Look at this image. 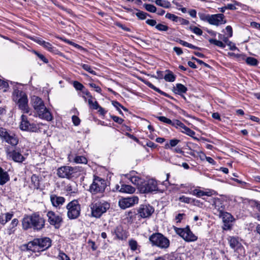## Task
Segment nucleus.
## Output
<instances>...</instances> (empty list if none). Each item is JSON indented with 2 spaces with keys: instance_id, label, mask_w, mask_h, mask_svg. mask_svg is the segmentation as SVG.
<instances>
[{
  "instance_id": "nucleus-1",
  "label": "nucleus",
  "mask_w": 260,
  "mask_h": 260,
  "mask_svg": "<svg viewBox=\"0 0 260 260\" xmlns=\"http://www.w3.org/2000/svg\"><path fill=\"white\" fill-rule=\"evenodd\" d=\"M45 219L39 212L25 216L22 220V224L24 230L32 229L35 231H40L45 227Z\"/></svg>"
},
{
  "instance_id": "nucleus-2",
  "label": "nucleus",
  "mask_w": 260,
  "mask_h": 260,
  "mask_svg": "<svg viewBox=\"0 0 260 260\" xmlns=\"http://www.w3.org/2000/svg\"><path fill=\"white\" fill-rule=\"evenodd\" d=\"M32 105L37 116L48 121L53 119L51 112L46 107L43 101L40 98L34 96L32 98Z\"/></svg>"
},
{
  "instance_id": "nucleus-3",
  "label": "nucleus",
  "mask_w": 260,
  "mask_h": 260,
  "mask_svg": "<svg viewBox=\"0 0 260 260\" xmlns=\"http://www.w3.org/2000/svg\"><path fill=\"white\" fill-rule=\"evenodd\" d=\"M149 240L152 246L157 247L161 249L166 250L170 247L169 239L160 233L152 234L149 237Z\"/></svg>"
},
{
  "instance_id": "nucleus-4",
  "label": "nucleus",
  "mask_w": 260,
  "mask_h": 260,
  "mask_svg": "<svg viewBox=\"0 0 260 260\" xmlns=\"http://www.w3.org/2000/svg\"><path fill=\"white\" fill-rule=\"evenodd\" d=\"M12 98L13 100L17 103L19 108L23 113H28L29 112L27 96L24 92L18 89H15L13 93Z\"/></svg>"
},
{
  "instance_id": "nucleus-5",
  "label": "nucleus",
  "mask_w": 260,
  "mask_h": 260,
  "mask_svg": "<svg viewBox=\"0 0 260 260\" xmlns=\"http://www.w3.org/2000/svg\"><path fill=\"white\" fill-rule=\"evenodd\" d=\"M107 187L106 181L102 178L96 175L93 177L92 182L90 184L88 191L92 194L103 193Z\"/></svg>"
},
{
  "instance_id": "nucleus-6",
  "label": "nucleus",
  "mask_w": 260,
  "mask_h": 260,
  "mask_svg": "<svg viewBox=\"0 0 260 260\" xmlns=\"http://www.w3.org/2000/svg\"><path fill=\"white\" fill-rule=\"evenodd\" d=\"M6 153L7 159L15 162L22 163L26 159L25 155L22 153L21 149L18 147L8 146L6 148Z\"/></svg>"
},
{
  "instance_id": "nucleus-7",
  "label": "nucleus",
  "mask_w": 260,
  "mask_h": 260,
  "mask_svg": "<svg viewBox=\"0 0 260 260\" xmlns=\"http://www.w3.org/2000/svg\"><path fill=\"white\" fill-rule=\"evenodd\" d=\"M110 208V204L105 201H98L91 207V214L96 218L100 217Z\"/></svg>"
},
{
  "instance_id": "nucleus-8",
  "label": "nucleus",
  "mask_w": 260,
  "mask_h": 260,
  "mask_svg": "<svg viewBox=\"0 0 260 260\" xmlns=\"http://www.w3.org/2000/svg\"><path fill=\"white\" fill-rule=\"evenodd\" d=\"M66 208L68 210L67 216L69 219H75L80 216L81 206L77 200H74L69 202Z\"/></svg>"
},
{
  "instance_id": "nucleus-9",
  "label": "nucleus",
  "mask_w": 260,
  "mask_h": 260,
  "mask_svg": "<svg viewBox=\"0 0 260 260\" xmlns=\"http://www.w3.org/2000/svg\"><path fill=\"white\" fill-rule=\"evenodd\" d=\"M0 137L3 141L12 146H16L19 142V139L14 133L4 127H0Z\"/></svg>"
},
{
  "instance_id": "nucleus-10",
  "label": "nucleus",
  "mask_w": 260,
  "mask_h": 260,
  "mask_svg": "<svg viewBox=\"0 0 260 260\" xmlns=\"http://www.w3.org/2000/svg\"><path fill=\"white\" fill-rule=\"evenodd\" d=\"M175 233L179 235L186 242H193L198 239L196 236L190 230L189 226L185 228H179L174 226Z\"/></svg>"
},
{
  "instance_id": "nucleus-11",
  "label": "nucleus",
  "mask_w": 260,
  "mask_h": 260,
  "mask_svg": "<svg viewBox=\"0 0 260 260\" xmlns=\"http://www.w3.org/2000/svg\"><path fill=\"white\" fill-rule=\"evenodd\" d=\"M78 171L76 167L62 166L57 169V175L59 178L70 179L75 177Z\"/></svg>"
},
{
  "instance_id": "nucleus-12",
  "label": "nucleus",
  "mask_w": 260,
  "mask_h": 260,
  "mask_svg": "<svg viewBox=\"0 0 260 260\" xmlns=\"http://www.w3.org/2000/svg\"><path fill=\"white\" fill-rule=\"evenodd\" d=\"M140 191L142 193H147L158 191L157 181L153 179L143 182L139 186Z\"/></svg>"
},
{
  "instance_id": "nucleus-13",
  "label": "nucleus",
  "mask_w": 260,
  "mask_h": 260,
  "mask_svg": "<svg viewBox=\"0 0 260 260\" xmlns=\"http://www.w3.org/2000/svg\"><path fill=\"white\" fill-rule=\"evenodd\" d=\"M22 131H29L31 132H37L39 130V126L34 123H30L27 117L24 114L21 116V121L19 125Z\"/></svg>"
},
{
  "instance_id": "nucleus-14",
  "label": "nucleus",
  "mask_w": 260,
  "mask_h": 260,
  "mask_svg": "<svg viewBox=\"0 0 260 260\" xmlns=\"http://www.w3.org/2000/svg\"><path fill=\"white\" fill-rule=\"evenodd\" d=\"M48 221L49 223L54 226L55 228H59L62 222V218L61 216L56 214L52 211H49L47 213Z\"/></svg>"
},
{
  "instance_id": "nucleus-15",
  "label": "nucleus",
  "mask_w": 260,
  "mask_h": 260,
  "mask_svg": "<svg viewBox=\"0 0 260 260\" xmlns=\"http://www.w3.org/2000/svg\"><path fill=\"white\" fill-rule=\"evenodd\" d=\"M154 212V208L149 205H142L138 210V214L143 218L150 217Z\"/></svg>"
},
{
  "instance_id": "nucleus-16",
  "label": "nucleus",
  "mask_w": 260,
  "mask_h": 260,
  "mask_svg": "<svg viewBox=\"0 0 260 260\" xmlns=\"http://www.w3.org/2000/svg\"><path fill=\"white\" fill-rule=\"evenodd\" d=\"M218 215L220 217L222 218L223 222V229L224 230H230L232 226V222L234 220L232 215L230 213L224 211Z\"/></svg>"
},
{
  "instance_id": "nucleus-17",
  "label": "nucleus",
  "mask_w": 260,
  "mask_h": 260,
  "mask_svg": "<svg viewBox=\"0 0 260 260\" xmlns=\"http://www.w3.org/2000/svg\"><path fill=\"white\" fill-rule=\"evenodd\" d=\"M139 198L136 196H133L124 198L119 201V205L122 209H125L138 204Z\"/></svg>"
},
{
  "instance_id": "nucleus-18",
  "label": "nucleus",
  "mask_w": 260,
  "mask_h": 260,
  "mask_svg": "<svg viewBox=\"0 0 260 260\" xmlns=\"http://www.w3.org/2000/svg\"><path fill=\"white\" fill-rule=\"evenodd\" d=\"M226 23L225 16L223 14H216L210 15L209 23L211 25L219 26Z\"/></svg>"
},
{
  "instance_id": "nucleus-19",
  "label": "nucleus",
  "mask_w": 260,
  "mask_h": 260,
  "mask_svg": "<svg viewBox=\"0 0 260 260\" xmlns=\"http://www.w3.org/2000/svg\"><path fill=\"white\" fill-rule=\"evenodd\" d=\"M35 240L38 248H39V251L45 250L51 245V240L49 238L45 237L40 239H35Z\"/></svg>"
},
{
  "instance_id": "nucleus-20",
  "label": "nucleus",
  "mask_w": 260,
  "mask_h": 260,
  "mask_svg": "<svg viewBox=\"0 0 260 260\" xmlns=\"http://www.w3.org/2000/svg\"><path fill=\"white\" fill-rule=\"evenodd\" d=\"M229 243L230 247L236 251H241L243 249V246L241 242V240L238 237H230L228 238Z\"/></svg>"
},
{
  "instance_id": "nucleus-21",
  "label": "nucleus",
  "mask_w": 260,
  "mask_h": 260,
  "mask_svg": "<svg viewBox=\"0 0 260 260\" xmlns=\"http://www.w3.org/2000/svg\"><path fill=\"white\" fill-rule=\"evenodd\" d=\"M50 199L52 205L57 209H60L66 201V199L64 197L58 196L55 194H50Z\"/></svg>"
},
{
  "instance_id": "nucleus-22",
  "label": "nucleus",
  "mask_w": 260,
  "mask_h": 260,
  "mask_svg": "<svg viewBox=\"0 0 260 260\" xmlns=\"http://www.w3.org/2000/svg\"><path fill=\"white\" fill-rule=\"evenodd\" d=\"M137 173L135 171H131L129 174H126L125 177L130 180L134 184L137 185L139 189L140 186L143 183L142 179L137 175Z\"/></svg>"
},
{
  "instance_id": "nucleus-23",
  "label": "nucleus",
  "mask_w": 260,
  "mask_h": 260,
  "mask_svg": "<svg viewBox=\"0 0 260 260\" xmlns=\"http://www.w3.org/2000/svg\"><path fill=\"white\" fill-rule=\"evenodd\" d=\"M36 42L50 52L53 53L55 54H59L60 53V52L56 48L53 47L49 42H46L41 39H37Z\"/></svg>"
},
{
  "instance_id": "nucleus-24",
  "label": "nucleus",
  "mask_w": 260,
  "mask_h": 260,
  "mask_svg": "<svg viewBox=\"0 0 260 260\" xmlns=\"http://www.w3.org/2000/svg\"><path fill=\"white\" fill-rule=\"evenodd\" d=\"M112 233L114 234L116 238L119 240H123L127 238L126 232L120 225L116 226L114 230L112 231Z\"/></svg>"
},
{
  "instance_id": "nucleus-25",
  "label": "nucleus",
  "mask_w": 260,
  "mask_h": 260,
  "mask_svg": "<svg viewBox=\"0 0 260 260\" xmlns=\"http://www.w3.org/2000/svg\"><path fill=\"white\" fill-rule=\"evenodd\" d=\"M115 188L116 190L123 193H133L135 191V188L129 185L123 184L120 187L116 185Z\"/></svg>"
},
{
  "instance_id": "nucleus-26",
  "label": "nucleus",
  "mask_w": 260,
  "mask_h": 260,
  "mask_svg": "<svg viewBox=\"0 0 260 260\" xmlns=\"http://www.w3.org/2000/svg\"><path fill=\"white\" fill-rule=\"evenodd\" d=\"M212 205L214 206L215 209L217 211L218 214L222 213L224 211V207L222 205L220 199L218 198L214 199Z\"/></svg>"
},
{
  "instance_id": "nucleus-27",
  "label": "nucleus",
  "mask_w": 260,
  "mask_h": 260,
  "mask_svg": "<svg viewBox=\"0 0 260 260\" xmlns=\"http://www.w3.org/2000/svg\"><path fill=\"white\" fill-rule=\"evenodd\" d=\"M10 180V177L7 172L0 167V185H3Z\"/></svg>"
},
{
  "instance_id": "nucleus-28",
  "label": "nucleus",
  "mask_w": 260,
  "mask_h": 260,
  "mask_svg": "<svg viewBox=\"0 0 260 260\" xmlns=\"http://www.w3.org/2000/svg\"><path fill=\"white\" fill-rule=\"evenodd\" d=\"M65 190L66 192L70 195L76 194L78 192L77 184L74 182L67 184L66 186Z\"/></svg>"
},
{
  "instance_id": "nucleus-29",
  "label": "nucleus",
  "mask_w": 260,
  "mask_h": 260,
  "mask_svg": "<svg viewBox=\"0 0 260 260\" xmlns=\"http://www.w3.org/2000/svg\"><path fill=\"white\" fill-rule=\"evenodd\" d=\"M13 216V212H8L2 214L0 215V223L5 225L8 221L10 220Z\"/></svg>"
},
{
  "instance_id": "nucleus-30",
  "label": "nucleus",
  "mask_w": 260,
  "mask_h": 260,
  "mask_svg": "<svg viewBox=\"0 0 260 260\" xmlns=\"http://www.w3.org/2000/svg\"><path fill=\"white\" fill-rule=\"evenodd\" d=\"M26 247V249L28 250H30L33 252H36L39 251V248L37 246L35 239L29 242L27 244L24 245Z\"/></svg>"
},
{
  "instance_id": "nucleus-31",
  "label": "nucleus",
  "mask_w": 260,
  "mask_h": 260,
  "mask_svg": "<svg viewBox=\"0 0 260 260\" xmlns=\"http://www.w3.org/2000/svg\"><path fill=\"white\" fill-rule=\"evenodd\" d=\"M175 90L176 91V93L179 95H182V94L186 92L187 88L183 84L181 83H177L176 85Z\"/></svg>"
},
{
  "instance_id": "nucleus-32",
  "label": "nucleus",
  "mask_w": 260,
  "mask_h": 260,
  "mask_svg": "<svg viewBox=\"0 0 260 260\" xmlns=\"http://www.w3.org/2000/svg\"><path fill=\"white\" fill-rule=\"evenodd\" d=\"M18 224V220L16 218L13 219L10 225L9 228L7 230V233L10 235L13 233L15 231V228L17 226Z\"/></svg>"
},
{
  "instance_id": "nucleus-33",
  "label": "nucleus",
  "mask_w": 260,
  "mask_h": 260,
  "mask_svg": "<svg viewBox=\"0 0 260 260\" xmlns=\"http://www.w3.org/2000/svg\"><path fill=\"white\" fill-rule=\"evenodd\" d=\"M180 140L178 139L170 140L169 143H167L165 145V148L166 149H172V147L176 146L179 143Z\"/></svg>"
},
{
  "instance_id": "nucleus-34",
  "label": "nucleus",
  "mask_w": 260,
  "mask_h": 260,
  "mask_svg": "<svg viewBox=\"0 0 260 260\" xmlns=\"http://www.w3.org/2000/svg\"><path fill=\"white\" fill-rule=\"evenodd\" d=\"M180 131L182 133H183L191 137H193L196 134V133L193 131L191 130L185 125L182 126V127L180 129Z\"/></svg>"
},
{
  "instance_id": "nucleus-35",
  "label": "nucleus",
  "mask_w": 260,
  "mask_h": 260,
  "mask_svg": "<svg viewBox=\"0 0 260 260\" xmlns=\"http://www.w3.org/2000/svg\"><path fill=\"white\" fill-rule=\"evenodd\" d=\"M166 72H167V74L165 75L164 77V79L167 82L174 81L176 79V77L172 72L169 70H167Z\"/></svg>"
},
{
  "instance_id": "nucleus-36",
  "label": "nucleus",
  "mask_w": 260,
  "mask_h": 260,
  "mask_svg": "<svg viewBox=\"0 0 260 260\" xmlns=\"http://www.w3.org/2000/svg\"><path fill=\"white\" fill-rule=\"evenodd\" d=\"M72 161L76 164H86L87 162L86 158L83 156H76Z\"/></svg>"
},
{
  "instance_id": "nucleus-37",
  "label": "nucleus",
  "mask_w": 260,
  "mask_h": 260,
  "mask_svg": "<svg viewBox=\"0 0 260 260\" xmlns=\"http://www.w3.org/2000/svg\"><path fill=\"white\" fill-rule=\"evenodd\" d=\"M155 3L157 5L165 8H169L171 7L170 3L166 0H156Z\"/></svg>"
},
{
  "instance_id": "nucleus-38",
  "label": "nucleus",
  "mask_w": 260,
  "mask_h": 260,
  "mask_svg": "<svg viewBox=\"0 0 260 260\" xmlns=\"http://www.w3.org/2000/svg\"><path fill=\"white\" fill-rule=\"evenodd\" d=\"M147 85L148 86V87H149L150 88L153 89L154 91L157 92L158 93H160V94L161 95H163L165 96H167L168 97V94L161 91V90H160L158 88L155 87L154 85H153L151 83L149 82H148L147 83Z\"/></svg>"
},
{
  "instance_id": "nucleus-39",
  "label": "nucleus",
  "mask_w": 260,
  "mask_h": 260,
  "mask_svg": "<svg viewBox=\"0 0 260 260\" xmlns=\"http://www.w3.org/2000/svg\"><path fill=\"white\" fill-rule=\"evenodd\" d=\"M209 42L211 44H213L218 47H219L221 48H224L225 47V45L221 41L217 40L214 39H210L209 40Z\"/></svg>"
},
{
  "instance_id": "nucleus-40",
  "label": "nucleus",
  "mask_w": 260,
  "mask_h": 260,
  "mask_svg": "<svg viewBox=\"0 0 260 260\" xmlns=\"http://www.w3.org/2000/svg\"><path fill=\"white\" fill-rule=\"evenodd\" d=\"M188 29L192 32L198 36H201L203 34L202 30L195 26L191 25L189 27Z\"/></svg>"
},
{
  "instance_id": "nucleus-41",
  "label": "nucleus",
  "mask_w": 260,
  "mask_h": 260,
  "mask_svg": "<svg viewBox=\"0 0 260 260\" xmlns=\"http://www.w3.org/2000/svg\"><path fill=\"white\" fill-rule=\"evenodd\" d=\"M210 15H211L210 14H207L203 12H199L198 13V16L201 20L207 22L208 23L209 22Z\"/></svg>"
},
{
  "instance_id": "nucleus-42",
  "label": "nucleus",
  "mask_w": 260,
  "mask_h": 260,
  "mask_svg": "<svg viewBox=\"0 0 260 260\" xmlns=\"http://www.w3.org/2000/svg\"><path fill=\"white\" fill-rule=\"evenodd\" d=\"M138 12L136 13L137 17L141 20H144L146 18L147 16H150L149 14L143 11L137 10Z\"/></svg>"
},
{
  "instance_id": "nucleus-43",
  "label": "nucleus",
  "mask_w": 260,
  "mask_h": 260,
  "mask_svg": "<svg viewBox=\"0 0 260 260\" xmlns=\"http://www.w3.org/2000/svg\"><path fill=\"white\" fill-rule=\"evenodd\" d=\"M80 66L85 71L88 72V73L92 74V75H95L96 73L94 71H93L91 67L89 66L88 64H85V63H81L80 64Z\"/></svg>"
},
{
  "instance_id": "nucleus-44",
  "label": "nucleus",
  "mask_w": 260,
  "mask_h": 260,
  "mask_svg": "<svg viewBox=\"0 0 260 260\" xmlns=\"http://www.w3.org/2000/svg\"><path fill=\"white\" fill-rule=\"evenodd\" d=\"M128 245L130 249L133 251H135L137 249L138 245L137 242L133 239H131L128 241Z\"/></svg>"
},
{
  "instance_id": "nucleus-45",
  "label": "nucleus",
  "mask_w": 260,
  "mask_h": 260,
  "mask_svg": "<svg viewBox=\"0 0 260 260\" xmlns=\"http://www.w3.org/2000/svg\"><path fill=\"white\" fill-rule=\"evenodd\" d=\"M246 62L250 66H256L258 63V61L254 57H248L246 59Z\"/></svg>"
},
{
  "instance_id": "nucleus-46",
  "label": "nucleus",
  "mask_w": 260,
  "mask_h": 260,
  "mask_svg": "<svg viewBox=\"0 0 260 260\" xmlns=\"http://www.w3.org/2000/svg\"><path fill=\"white\" fill-rule=\"evenodd\" d=\"M113 106L116 108V109L119 111L120 114H122V111L120 109V108H122L124 111H127L126 108H124L117 101H113L112 103Z\"/></svg>"
},
{
  "instance_id": "nucleus-47",
  "label": "nucleus",
  "mask_w": 260,
  "mask_h": 260,
  "mask_svg": "<svg viewBox=\"0 0 260 260\" xmlns=\"http://www.w3.org/2000/svg\"><path fill=\"white\" fill-rule=\"evenodd\" d=\"M171 125L176 128H179L180 129L184 125V124L181 122L180 120L176 119L174 121H172V123H171Z\"/></svg>"
},
{
  "instance_id": "nucleus-48",
  "label": "nucleus",
  "mask_w": 260,
  "mask_h": 260,
  "mask_svg": "<svg viewBox=\"0 0 260 260\" xmlns=\"http://www.w3.org/2000/svg\"><path fill=\"white\" fill-rule=\"evenodd\" d=\"M88 103L90 107L93 109L98 110V108H99V105L98 103L96 101L93 102V100H91V99H88Z\"/></svg>"
},
{
  "instance_id": "nucleus-49",
  "label": "nucleus",
  "mask_w": 260,
  "mask_h": 260,
  "mask_svg": "<svg viewBox=\"0 0 260 260\" xmlns=\"http://www.w3.org/2000/svg\"><path fill=\"white\" fill-rule=\"evenodd\" d=\"M73 85L74 87L77 90L81 91L84 89L83 85L77 81H74Z\"/></svg>"
},
{
  "instance_id": "nucleus-50",
  "label": "nucleus",
  "mask_w": 260,
  "mask_h": 260,
  "mask_svg": "<svg viewBox=\"0 0 260 260\" xmlns=\"http://www.w3.org/2000/svg\"><path fill=\"white\" fill-rule=\"evenodd\" d=\"M165 17L170 20H172L174 22H178V19H179V17L176 16L175 15L171 13H168L166 14Z\"/></svg>"
},
{
  "instance_id": "nucleus-51",
  "label": "nucleus",
  "mask_w": 260,
  "mask_h": 260,
  "mask_svg": "<svg viewBox=\"0 0 260 260\" xmlns=\"http://www.w3.org/2000/svg\"><path fill=\"white\" fill-rule=\"evenodd\" d=\"M155 28L159 31H166L169 29V27L166 25L161 23H158L155 26Z\"/></svg>"
},
{
  "instance_id": "nucleus-52",
  "label": "nucleus",
  "mask_w": 260,
  "mask_h": 260,
  "mask_svg": "<svg viewBox=\"0 0 260 260\" xmlns=\"http://www.w3.org/2000/svg\"><path fill=\"white\" fill-rule=\"evenodd\" d=\"M8 88V83L0 79V89L2 90L4 92H6L7 91Z\"/></svg>"
},
{
  "instance_id": "nucleus-53",
  "label": "nucleus",
  "mask_w": 260,
  "mask_h": 260,
  "mask_svg": "<svg viewBox=\"0 0 260 260\" xmlns=\"http://www.w3.org/2000/svg\"><path fill=\"white\" fill-rule=\"evenodd\" d=\"M179 201L182 203L191 204L192 201V199L185 197L184 196H182L179 198Z\"/></svg>"
},
{
  "instance_id": "nucleus-54",
  "label": "nucleus",
  "mask_w": 260,
  "mask_h": 260,
  "mask_svg": "<svg viewBox=\"0 0 260 260\" xmlns=\"http://www.w3.org/2000/svg\"><path fill=\"white\" fill-rule=\"evenodd\" d=\"M145 9L151 13H154L156 11V8L153 5L145 4L144 5Z\"/></svg>"
},
{
  "instance_id": "nucleus-55",
  "label": "nucleus",
  "mask_w": 260,
  "mask_h": 260,
  "mask_svg": "<svg viewBox=\"0 0 260 260\" xmlns=\"http://www.w3.org/2000/svg\"><path fill=\"white\" fill-rule=\"evenodd\" d=\"M156 118L161 122L171 125L172 120L165 116H157Z\"/></svg>"
},
{
  "instance_id": "nucleus-56",
  "label": "nucleus",
  "mask_w": 260,
  "mask_h": 260,
  "mask_svg": "<svg viewBox=\"0 0 260 260\" xmlns=\"http://www.w3.org/2000/svg\"><path fill=\"white\" fill-rule=\"evenodd\" d=\"M31 182L34 183V187L38 188L39 186V180H38V177L35 175H33L31 176Z\"/></svg>"
},
{
  "instance_id": "nucleus-57",
  "label": "nucleus",
  "mask_w": 260,
  "mask_h": 260,
  "mask_svg": "<svg viewBox=\"0 0 260 260\" xmlns=\"http://www.w3.org/2000/svg\"><path fill=\"white\" fill-rule=\"evenodd\" d=\"M169 260H183V258L179 254L175 253L170 256Z\"/></svg>"
},
{
  "instance_id": "nucleus-58",
  "label": "nucleus",
  "mask_w": 260,
  "mask_h": 260,
  "mask_svg": "<svg viewBox=\"0 0 260 260\" xmlns=\"http://www.w3.org/2000/svg\"><path fill=\"white\" fill-rule=\"evenodd\" d=\"M58 258L59 260H71L70 257L63 252H59Z\"/></svg>"
},
{
  "instance_id": "nucleus-59",
  "label": "nucleus",
  "mask_w": 260,
  "mask_h": 260,
  "mask_svg": "<svg viewBox=\"0 0 260 260\" xmlns=\"http://www.w3.org/2000/svg\"><path fill=\"white\" fill-rule=\"evenodd\" d=\"M34 53L44 63H48V60L45 57V56L36 51H34Z\"/></svg>"
},
{
  "instance_id": "nucleus-60",
  "label": "nucleus",
  "mask_w": 260,
  "mask_h": 260,
  "mask_svg": "<svg viewBox=\"0 0 260 260\" xmlns=\"http://www.w3.org/2000/svg\"><path fill=\"white\" fill-rule=\"evenodd\" d=\"M89 86L93 88L95 91L98 93H101V92H102V89L101 88V87L98 85H96L95 84L93 83H89Z\"/></svg>"
},
{
  "instance_id": "nucleus-61",
  "label": "nucleus",
  "mask_w": 260,
  "mask_h": 260,
  "mask_svg": "<svg viewBox=\"0 0 260 260\" xmlns=\"http://www.w3.org/2000/svg\"><path fill=\"white\" fill-rule=\"evenodd\" d=\"M72 121L75 126H78L80 124L81 121L78 116L76 115H73L72 117Z\"/></svg>"
},
{
  "instance_id": "nucleus-62",
  "label": "nucleus",
  "mask_w": 260,
  "mask_h": 260,
  "mask_svg": "<svg viewBox=\"0 0 260 260\" xmlns=\"http://www.w3.org/2000/svg\"><path fill=\"white\" fill-rule=\"evenodd\" d=\"M111 118L114 122L118 124H121L124 121L123 119L116 116H112Z\"/></svg>"
},
{
  "instance_id": "nucleus-63",
  "label": "nucleus",
  "mask_w": 260,
  "mask_h": 260,
  "mask_svg": "<svg viewBox=\"0 0 260 260\" xmlns=\"http://www.w3.org/2000/svg\"><path fill=\"white\" fill-rule=\"evenodd\" d=\"M211 195V194L210 193V192L204 191L203 190H200L197 197L200 198L204 196H210Z\"/></svg>"
},
{
  "instance_id": "nucleus-64",
  "label": "nucleus",
  "mask_w": 260,
  "mask_h": 260,
  "mask_svg": "<svg viewBox=\"0 0 260 260\" xmlns=\"http://www.w3.org/2000/svg\"><path fill=\"white\" fill-rule=\"evenodd\" d=\"M146 23L151 26H155L157 25L156 20L154 19H147L146 21Z\"/></svg>"
}]
</instances>
